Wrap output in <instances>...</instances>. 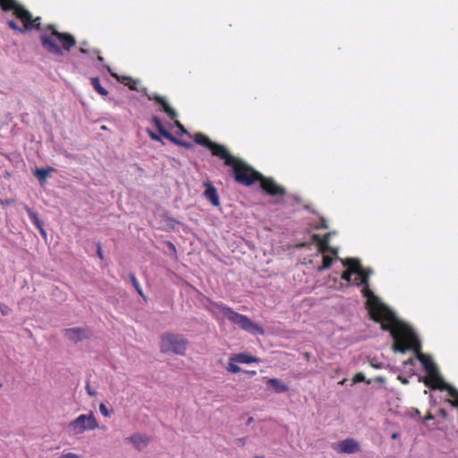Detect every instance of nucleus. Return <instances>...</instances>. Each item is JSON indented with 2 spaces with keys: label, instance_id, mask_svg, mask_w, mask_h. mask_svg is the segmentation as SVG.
<instances>
[{
  "label": "nucleus",
  "instance_id": "37998d69",
  "mask_svg": "<svg viewBox=\"0 0 458 458\" xmlns=\"http://www.w3.org/2000/svg\"><path fill=\"white\" fill-rule=\"evenodd\" d=\"M419 413H420V411L417 410L416 412H414V415H417Z\"/></svg>",
  "mask_w": 458,
  "mask_h": 458
},
{
  "label": "nucleus",
  "instance_id": "473e14b6",
  "mask_svg": "<svg viewBox=\"0 0 458 458\" xmlns=\"http://www.w3.org/2000/svg\"><path fill=\"white\" fill-rule=\"evenodd\" d=\"M327 225L326 224V221H325V219L322 218L319 225H318V228H327Z\"/></svg>",
  "mask_w": 458,
  "mask_h": 458
},
{
  "label": "nucleus",
  "instance_id": "4468645a",
  "mask_svg": "<svg viewBox=\"0 0 458 458\" xmlns=\"http://www.w3.org/2000/svg\"><path fill=\"white\" fill-rule=\"evenodd\" d=\"M267 385L268 387L273 389L276 393H284L288 391V386L284 384L282 380L277 378H269L267 381Z\"/></svg>",
  "mask_w": 458,
  "mask_h": 458
},
{
  "label": "nucleus",
  "instance_id": "bb28decb",
  "mask_svg": "<svg viewBox=\"0 0 458 458\" xmlns=\"http://www.w3.org/2000/svg\"><path fill=\"white\" fill-rule=\"evenodd\" d=\"M172 141L176 143V144H178V145H181V146H183L185 148H188L192 147V145L191 143H188V142H185V141H182V140H179L177 139H175V140H172Z\"/></svg>",
  "mask_w": 458,
  "mask_h": 458
},
{
  "label": "nucleus",
  "instance_id": "7c9ffc66",
  "mask_svg": "<svg viewBox=\"0 0 458 458\" xmlns=\"http://www.w3.org/2000/svg\"><path fill=\"white\" fill-rule=\"evenodd\" d=\"M175 125L181 131L182 133H186L187 134L186 130L184 129V127L182 126V124L179 121H175Z\"/></svg>",
  "mask_w": 458,
  "mask_h": 458
},
{
  "label": "nucleus",
  "instance_id": "7ed1b4c3",
  "mask_svg": "<svg viewBox=\"0 0 458 458\" xmlns=\"http://www.w3.org/2000/svg\"><path fill=\"white\" fill-rule=\"evenodd\" d=\"M49 28L52 30L50 34L40 36L41 44L48 53L62 56L64 50L69 51L75 45V38L71 34L58 32L52 26Z\"/></svg>",
  "mask_w": 458,
  "mask_h": 458
},
{
  "label": "nucleus",
  "instance_id": "b1692460",
  "mask_svg": "<svg viewBox=\"0 0 458 458\" xmlns=\"http://www.w3.org/2000/svg\"><path fill=\"white\" fill-rule=\"evenodd\" d=\"M99 411L101 412V414L104 416V417H109L110 416V411H108L107 407L106 406L105 403H101L99 404Z\"/></svg>",
  "mask_w": 458,
  "mask_h": 458
},
{
  "label": "nucleus",
  "instance_id": "2f4dec72",
  "mask_svg": "<svg viewBox=\"0 0 458 458\" xmlns=\"http://www.w3.org/2000/svg\"><path fill=\"white\" fill-rule=\"evenodd\" d=\"M86 389H87V393L90 396H96L97 395V392L95 390H92L89 386H87Z\"/></svg>",
  "mask_w": 458,
  "mask_h": 458
},
{
  "label": "nucleus",
  "instance_id": "c03bdc74",
  "mask_svg": "<svg viewBox=\"0 0 458 458\" xmlns=\"http://www.w3.org/2000/svg\"><path fill=\"white\" fill-rule=\"evenodd\" d=\"M254 458H264L263 456H255Z\"/></svg>",
  "mask_w": 458,
  "mask_h": 458
},
{
  "label": "nucleus",
  "instance_id": "72a5a7b5",
  "mask_svg": "<svg viewBox=\"0 0 458 458\" xmlns=\"http://www.w3.org/2000/svg\"><path fill=\"white\" fill-rule=\"evenodd\" d=\"M98 256L102 259L103 258V255H102V250H101V247L98 245Z\"/></svg>",
  "mask_w": 458,
  "mask_h": 458
},
{
  "label": "nucleus",
  "instance_id": "423d86ee",
  "mask_svg": "<svg viewBox=\"0 0 458 458\" xmlns=\"http://www.w3.org/2000/svg\"><path fill=\"white\" fill-rule=\"evenodd\" d=\"M105 67L106 68V70L111 73V75L114 78H116L118 81L123 82L125 85H127L132 90H137V91H140V92H142L144 95H146L148 97V98L149 100H156L158 104H160L163 107V110L164 112H165L167 114V115L174 120L177 116V114L176 112L172 108L170 107V106L166 103L165 99L157 94H148V89L146 88H141V89H138L137 88V84H138V81H135V80H132L131 78H129V77H123L122 79H120L117 74L115 73H113L111 72V69L109 66L107 65H105Z\"/></svg>",
  "mask_w": 458,
  "mask_h": 458
},
{
  "label": "nucleus",
  "instance_id": "393cba45",
  "mask_svg": "<svg viewBox=\"0 0 458 458\" xmlns=\"http://www.w3.org/2000/svg\"><path fill=\"white\" fill-rule=\"evenodd\" d=\"M0 311L4 316H7L10 314V308L4 304H0Z\"/></svg>",
  "mask_w": 458,
  "mask_h": 458
},
{
  "label": "nucleus",
  "instance_id": "0eeeda50",
  "mask_svg": "<svg viewBox=\"0 0 458 458\" xmlns=\"http://www.w3.org/2000/svg\"><path fill=\"white\" fill-rule=\"evenodd\" d=\"M69 433L77 436L87 430H94L98 428V423L93 412L81 414L68 424Z\"/></svg>",
  "mask_w": 458,
  "mask_h": 458
},
{
  "label": "nucleus",
  "instance_id": "a878e982",
  "mask_svg": "<svg viewBox=\"0 0 458 458\" xmlns=\"http://www.w3.org/2000/svg\"><path fill=\"white\" fill-rule=\"evenodd\" d=\"M60 458H83L82 456L73 454V453H65L63 454Z\"/></svg>",
  "mask_w": 458,
  "mask_h": 458
},
{
  "label": "nucleus",
  "instance_id": "1a4fd4ad",
  "mask_svg": "<svg viewBox=\"0 0 458 458\" xmlns=\"http://www.w3.org/2000/svg\"><path fill=\"white\" fill-rule=\"evenodd\" d=\"M64 335L69 340L78 343L87 339L91 335V332L87 327H72L64 331Z\"/></svg>",
  "mask_w": 458,
  "mask_h": 458
},
{
  "label": "nucleus",
  "instance_id": "5701e85b",
  "mask_svg": "<svg viewBox=\"0 0 458 458\" xmlns=\"http://www.w3.org/2000/svg\"><path fill=\"white\" fill-rule=\"evenodd\" d=\"M36 227L39 230L40 232V234L43 236V237H47V232L46 230L44 229L43 227V223L40 221V219L37 220L36 222L33 223Z\"/></svg>",
  "mask_w": 458,
  "mask_h": 458
},
{
  "label": "nucleus",
  "instance_id": "9b49d317",
  "mask_svg": "<svg viewBox=\"0 0 458 458\" xmlns=\"http://www.w3.org/2000/svg\"><path fill=\"white\" fill-rule=\"evenodd\" d=\"M149 437L147 435L135 433L125 438L126 442L131 443L135 449L141 451L149 444Z\"/></svg>",
  "mask_w": 458,
  "mask_h": 458
},
{
  "label": "nucleus",
  "instance_id": "f03ea898",
  "mask_svg": "<svg viewBox=\"0 0 458 458\" xmlns=\"http://www.w3.org/2000/svg\"><path fill=\"white\" fill-rule=\"evenodd\" d=\"M194 140L197 144L207 147L214 156L219 157L225 160V164L233 168L235 180L246 186L252 185L256 181H259L262 189L270 195H283L284 190L277 185L272 179L264 177L261 174L254 171L246 164L232 157L227 149L223 146L212 142L208 137L201 133H196Z\"/></svg>",
  "mask_w": 458,
  "mask_h": 458
},
{
  "label": "nucleus",
  "instance_id": "4be33fe9",
  "mask_svg": "<svg viewBox=\"0 0 458 458\" xmlns=\"http://www.w3.org/2000/svg\"><path fill=\"white\" fill-rule=\"evenodd\" d=\"M25 209H26V212H27V214H28V216H29V217H30V221L32 223H34V222H36L37 220L39 219L38 214L35 211H33L31 208L26 207Z\"/></svg>",
  "mask_w": 458,
  "mask_h": 458
},
{
  "label": "nucleus",
  "instance_id": "ea45409f",
  "mask_svg": "<svg viewBox=\"0 0 458 458\" xmlns=\"http://www.w3.org/2000/svg\"><path fill=\"white\" fill-rule=\"evenodd\" d=\"M98 60L99 62H103V61H104V58H103L101 55H98Z\"/></svg>",
  "mask_w": 458,
  "mask_h": 458
},
{
  "label": "nucleus",
  "instance_id": "dca6fc26",
  "mask_svg": "<svg viewBox=\"0 0 458 458\" xmlns=\"http://www.w3.org/2000/svg\"><path fill=\"white\" fill-rule=\"evenodd\" d=\"M53 167L47 168H37L34 172V175L41 182H45L50 173L54 172Z\"/></svg>",
  "mask_w": 458,
  "mask_h": 458
},
{
  "label": "nucleus",
  "instance_id": "e433bc0d",
  "mask_svg": "<svg viewBox=\"0 0 458 458\" xmlns=\"http://www.w3.org/2000/svg\"><path fill=\"white\" fill-rule=\"evenodd\" d=\"M252 421H253V418H252V417H250V418L247 420L246 424H247V425H250Z\"/></svg>",
  "mask_w": 458,
  "mask_h": 458
},
{
  "label": "nucleus",
  "instance_id": "ddd939ff",
  "mask_svg": "<svg viewBox=\"0 0 458 458\" xmlns=\"http://www.w3.org/2000/svg\"><path fill=\"white\" fill-rule=\"evenodd\" d=\"M232 360H236L237 363L250 364L253 362H259L260 360L247 352H241L232 356Z\"/></svg>",
  "mask_w": 458,
  "mask_h": 458
},
{
  "label": "nucleus",
  "instance_id": "f8f14e48",
  "mask_svg": "<svg viewBox=\"0 0 458 458\" xmlns=\"http://www.w3.org/2000/svg\"><path fill=\"white\" fill-rule=\"evenodd\" d=\"M204 186L206 187L203 193L204 197L209 200L213 206L218 207L220 205V200L216 189L208 182H205Z\"/></svg>",
  "mask_w": 458,
  "mask_h": 458
},
{
  "label": "nucleus",
  "instance_id": "9d476101",
  "mask_svg": "<svg viewBox=\"0 0 458 458\" xmlns=\"http://www.w3.org/2000/svg\"><path fill=\"white\" fill-rule=\"evenodd\" d=\"M335 449L343 454H355L360 450V444L353 438H346L336 444Z\"/></svg>",
  "mask_w": 458,
  "mask_h": 458
},
{
  "label": "nucleus",
  "instance_id": "412c9836",
  "mask_svg": "<svg viewBox=\"0 0 458 458\" xmlns=\"http://www.w3.org/2000/svg\"><path fill=\"white\" fill-rule=\"evenodd\" d=\"M328 238H329V233L327 235H326V237L323 241H319V242H318V249H319V251H321L322 253H325V251L328 249V247H327Z\"/></svg>",
  "mask_w": 458,
  "mask_h": 458
},
{
  "label": "nucleus",
  "instance_id": "2eb2a0df",
  "mask_svg": "<svg viewBox=\"0 0 458 458\" xmlns=\"http://www.w3.org/2000/svg\"><path fill=\"white\" fill-rule=\"evenodd\" d=\"M152 122L153 123L156 125L157 129L158 130L159 133L170 140H175V138L167 131L165 130V128L163 126L162 124V122L160 121V119L157 116H153L152 117Z\"/></svg>",
  "mask_w": 458,
  "mask_h": 458
},
{
  "label": "nucleus",
  "instance_id": "c85d7f7f",
  "mask_svg": "<svg viewBox=\"0 0 458 458\" xmlns=\"http://www.w3.org/2000/svg\"><path fill=\"white\" fill-rule=\"evenodd\" d=\"M148 134H149V137L152 140H154L156 141H160L161 140L160 137L157 134L154 133L153 131H148Z\"/></svg>",
  "mask_w": 458,
  "mask_h": 458
},
{
  "label": "nucleus",
  "instance_id": "6ab92c4d",
  "mask_svg": "<svg viewBox=\"0 0 458 458\" xmlns=\"http://www.w3.org/2000/svg\"><path fill=\"white\" fill-rule=\"evenodd\" d=\"M332 262H333L332 258L324 255L323 256V264H322L321 267H318V270L319 271H323L325 269L329 268L331 267V265H332Z\"/></svg>",
  "mask_w": 458,
  "mask_h": 458
},
{
  "label": "nucleus",
  "instance_id": "79ce46f5",
  "mask_svg": "<svg viewBox=\"0 0 458 458\" xmlns=\"http://www.w3.org/2000/svg\"><path fill=\"white\" fill-rule=\"evenodd\" d=\"M419 413H420V411L417 410L416 412H414V415H417Z\"/></svg>",
  "mask_w": 458,
  "mask_h": 458
},
{
  "label": "nucleus",
  "instance_id": "c756f323",
  "mask_svg": "<svg viewBox=\"0 0 458 458\" xmlns=\"http://www.w3.org/2000/svg\"><path fill=\"white\" fill-rule=\"evenodd\" d=\"M236 445L239 446H243L246 444V438L245 437H240L235 440Z\"/></svg>",
  "mask_w": 458,
  "mask_h": 458
},
{
  "label": "nucleus",
  "instance_id": "c9c22d12",
  "mask_svg": "<svg viewBox=\"0 0 458 458\" xmlns=\"http://www.w3.org/2000/svg\"><path fill=\"white\" fill-rule=\"evenodd\" d=\"M80 52L82 53V54H87L88 53V50L85 49L84 47H81L80 48Z\"/></svg>",
  "mask_w": 458,
  "mask_h": 458
},
{
  "label": "nucleus",
  "instance_id": "aec40b11",
  "mask_svg": "<svg viewBox=\"0 0 458 458\" xmlns=\"http://www.w3.org/2000/svg\"><path fill=\"white\" fill-rule=\"evenodd\" d=\"M236 360H232V357L229 359L227 370L232 373H238L241 370V368L235 364Z\"/></svg>",
  "mask_w": 458,
  "mask_h": 458
},
{
  "label": "nucleus",
  "instance_id": "cd10ccee",
  "mask_svg": "<svg viewBox=\"0 0 458 458\" xmlns=\"http://www.w3.org/2000/svg\"><path fill=\"white\" fill-rule=\"evenodd\" d=\"M365 381V376L362 374V373H358L355 377H354V382H363Z\"/></svg>",
  "mask_w": 458,
  "mask_h": 458
},
{
  "label": "nucleus",
  "instance_id": "a19ab883",
  "mask_svg": "<svg viewBox=\"0 0 458 458\" xmlns=\"http://www.w3.org/2000/svg\"><path fill=\"white\" fill-rule=\"evenodd\" d=\"M94 53L98 54V53H99V51H98V50H97V49H95V50H94Z\"/></svg>",
  "mask_w": 458,
  "mask_h": 458
},
{
  "label": "nucleus",
  "instance_id": "f3484780",
  "mask_svg": "<svg viewBox=\"0 0 458 458\" xmlns=\"http://www.w3.org/2000/svg\"><path fill=\"white\" fill-rule=\"evenodd\" d=\"M91 84L96 91H98L102 96H106L107 91L101 86L100 81L98 78L91 79Z\"/></svg>",
  "mask_w": 458,
  "mask_h": 458
},
{
  "label": "nucleus",
  "instance_id": "20e7f679",
  "mask_svg": "<svg viewBox=\"0 0 458 458\" xmlns=\"http://www.w3.org/2000/svg\"><path fill=\"white\" fill-rule=\"evenodd\" d=\"M211 310L217 315H222L224 318H226L232 323L237 325L248 333L264 334L262 327L253 323L248 317L234 311L233 309L221 302L211 303Z\"/></svg>",
  "mask_w": 458,
  "mask_h": 458
},
{
  "label": "nucleus",
  "instance_id": "58836bf2",
  "mask_svg": "<svg viewBox=\"0 0 458 458\" xmlns=\"http://www.w3.org/2000/svg\"><path fill=\"white\" fill-rule=\"evenodd\" d=\"M399 379H401L403 384H407L408 383V380L405 379V378H402L401 377H399Z\"/></svg>",
  "mask_w": 458,
  "mask_h": 458
},
{
  "label": "nucleus",
  "instance_id": "a211bd4d",
  "mask_svg": "<svg viewBox=\"0 0 458 458\" xmlns=\"http://www.w3.org/2000/svg\"><path fill=\"white\" fill-rule=\"evenodd\" d=\"M129 278H130V281L132 284L133 287L135 288V290L138 292V293L140 295L142 296L143 295L142 290H141L140 283L138 282V280H137L136 276H134V274H130L129 275Z\"/></svg>",
  "mask_w": 458,
  "mask_h": 458
},
{
  "label": "nucleus",
  "instance_id": "f704fd0d",
  "mask_svg": "<svg viewBox=\"0 0 458 458\" xmlns=\"http://www.w3.org/2000/svg\"><path fill=\"white\" fill-rule=\"evenodd\" d=\"M399 437V433H393L392 434V438L393 439H397Z\"/></svg>",
  "mask_w": 458,
  "mask_h": 458
},
{
  "label": "nucleus",
  "instance_id": "6e6552de",
  "mask_svg": "<svg viewBox=\"0 0 458 458\" xmlns=\"http://www.w3.org/2000/svg\"><path fill=\"white\" fill-rule=\"evenodd\" d=\"M187 344L188 342L182 335L165 334L161 339V351L163 352H172L178 355H184Z\"/></svg>",
  "mask_w": 458,
  "mask_h": 458
},
{
  "label": "nucleus",
  "instance_id": "39448f33",
  "mask_svg": "<svg viewBox=\"0 0 458 458\" xmlns=\"http://www.w3.org/2000/svg\"><path fill=\"white\" fill-rule=\"evenodd\" d=\"M0 6L4 11H13L16 18L22 22L23 28H21L14 21H9L8 25L13 30H17L19 32H24L26 30H30L34 28H39V18L38 17L35 20H33L31 13L25 10L21 5L18 4L14 0H0Z\"/></svg>",
  "mask_w": 458,
  "mask_h": 458
},
{
  "label": "nucleus",
  "instance_id": "f257e3e1",
  "mask_svg": "<svg viewBox=\"0 0 458 458\" xmlns=\"http://www.w3.org/2000/svg\"><path fill=\"white\" fill-rule=\"evenodd\" d=\"M342 262L344 267H348L342 278L349 283L352 282L358 286L363 285L361 293L367 299L366 305L369 313L373 320L381 324L383 330L390 332L394 340L393 351L402 353L409 350L415 352V357L404 361V366H413L416 360H420L428 375L425 384L432 388L448 391V394L453 398L448 402L452 406L458 408V390L443 379L431 357L420 352V341L413 329L400 320L369 288L368 279L372 274V270L370 268L365 270L360 260L356 259H342Z\"/></svg>",
  "mask_w": 458,
  "mask_h": 458
},
{
  "label": "nucleus",
  "instance_id": "4c0bfd02",
  "mask_svg": "<svg viewBox=\"0 0 458 458\" xmlns=\"http://www.w3.org/2000/svg\"><path fill=\"white\" fill-rule=\"evenodd\" d=\"M371 365H372L373 367L377 368V369L381 368V365L377 364V363H373V362H371Z\"/></svg>",
  "mask_w": 458,
  "mask_h": 458
}]
</instances>
